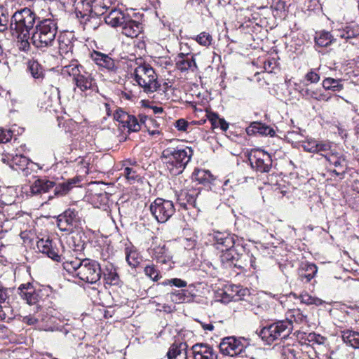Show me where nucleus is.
<instances>
[{
  "mask_svg": "<svg viewBox=\"0 0 359 359\" xmlns=\"http://www.w3.org/2000/svg\"><path fill=\"white\" fill-rule=\"evenodd\" d=\"M332 32H335L337 36L348 40L359 36V25L352 23L344 29H333Z\"/></svg>",
  "mask_w": 359,
  "mask_h": 359,
  "instance_id": "72a5a7b5",
  "label": "nucleus"
},
{
  "mask_svg": "<svg viewBox=\"0 0 359 359\" xmlns=\"http://www.w3.org/2000/svg\"><path fill=\"white\" fill-rule=\"evenodd\" d=\"M246 348V342L234 337L224 338L219 344L220 351L229 356H236L242 353Z\"/></svg>",
  "mask_w": 359,
  "mask_h": 359,
  "instance_id": "4468645a",
  "label": "nucleus"
},
{
  "mask_svg": "<svg viewBox=\"0 0 359 359\" xmlns=\"http://www.w3.org/2000/svg\"><path fill=\"white\" fill-rule=\"evenodd\" d=\"M76 17L79 19L83 29L88 31L95 30L101 23L100 16L91 12L87 13L79 11L76 13Z\"/></svg>",
  "mask_w": 359,
  "mask_h": 359,
  "instance_id": "412c9836",
  "label": "nucleus"
},
{
  "mask_svg": "<svg viewBox=\"0 0 359 359\" xmlns=\"http://www.w3.org/2000/svg\"><path fill=\"white\" fill-rule=\"evenodd\" d=\"M144 271L145 275L154 281H156L161 278L159 271L154 264L146 266L144 267Z\"/></svg>",
  "mask_w": 359,
  "mask_h": 359,
  "instance_id": "13d9d810",
  "label": "nucleus"
},
{
  "mask_svg": "<svg viewBox=\"0 0 359 359\" xmlns=\"http://www.w3.org/2000/svg\"><path fill=\"white\" fill-rule=\"evenodd\" d=\"M143 31L142 24L130 16L121 27V33L127 37L135 38Z\"/></svg>",
  "mask_w": 359,
  "mask_h": 359,
  "instance_id": "a878e982",
  "label": "nucleus"
},
{
  "mask_svg": "<svg viewBox=\"0 0 359 359\" xmlns=\"http://www.w3.org/2000/svg\"><path fill=\"white\" fill-rule=\"evenodd\" d=\"M187 348L186 343H174L167 353L168 359H187Z\"/></svg>",
  "mask_w": 359,
  "mask_h": 359,
  "instance_id": "473e14b6",
  "label": "nucleus"
},
{
  "mask_svg": "<svg viewBox=\"0 0 359 359\" xmlns=\"http://www.w3.org/2000/svg\"><path fill=\"white\" fill-rule=\"evenodd\" d=\"M55 184L53 181L49 180L46 177L36 180L29 187V196H35L38 194L48 192L55 187Z\"/></svg>",
  "mask_w": 359,
  "mask_h": 359,
  "instance_id": "393cba45",
  "label": "nucleus"
},
{
  "mask_svg": "<svg viewBox=\"0 0 359 359\" xmlns=\"http://www.w3.org/2000/svg\"><path fill=\"white\" fill-rule=\"evenodd\" d=\"M175 65L182 72H195L198 69L195 57L190 54L179 53L176 57Z\"/></svg>",
  "mask_w": 359,
  "mask_h": 359,
  "instance_id": "aec40b11",
  "label": "nucleus"
},
{
  "mask_svg": "<svg viewBox=\"0 0 359 359\" xmlns=\"http://www.w3.org/2000/svg\"><path fill=\"white\" fill-rule=\"evenodd\" d=\"M150 255L158 263L167 265L168 269L172 267V256L164 243L152 247L150 249Z\"/></svg>",
  "mask_w": 359,
  "mask_h": 359,
  "instance_id": "a211bd4d",
  "label": "nucleus"
},
{
  "mask_svg": "<svg viewBox=\"0 0 359 359\" xmlns=\"http://www.w3.org/2000/svg\"><path fill=\"white\" fill-rule=\"evenodd\" d=\"M129 16L128 14L125 13L120 9L112 8L108 15L105 16L104 20L107 25L112 27H120L121 28Z\"/></svg>",
  "mask_w": 359,
  "mask_h": 359,
  "instance_id": "4be33fe9",
  "label": "nucleus"
},
{
  "mask_svg": "<svg viewBox=\"0 0 359 359\" xmlns=\"http://www.w3.org/2000/svg\"><path fill=\"white\" fill-rule=\"evenodd\" d=\"M244 252V247L243 243L233 247L231 249H227L220 252L219 258L222 264L225 267L231 266H236V262L240 259L243 252Z\"/></svg>",
  "mask_w": 359,
  "mask_h": 359,
  "instance_id": "6ab92c4d",
  "label": "nucleus"
},
{
  "mask_svg": "<svg viewBox=\"0 0 359 359\" xmlns=\"http://www.w3.org/2000/svg\"><path fill=\"white\" fill-rule=\"evenodd\" d=\"M302 135L294 131L288 132L287 138L289 140H296L298 142L301 143V146L304 150L307 152L318 153L321 156L324 154L325 151H327L330 149V143L327 142H318L313 138H307L305 140H300L299 137Z\"/></svg>",
  "mask_w": 359,
  "mask_h": 359,
  "instance_id": "9d476101",
  "label": "nucleus"
},
{
  "mask_svg": "<svg viewBox=\"0 0 359 359\" xmlns=\"http://www.w3.org/2000/svg\"><path fill=\"white\" fill-rule=\"evenodd\" d=\"M17 197L16 189L13 187L4 188L1 194V200L6 205H12Z\"/></svg>",
  "mask_w": 359,
  "mask_h": 359,
  "instance_id": "09e8293b",
  "label": "nucleus"
},
{
  "mask_svg": "<svg viewBox=\"0 0 359 359\" xmlns=\"http://www.w3.org/2000/svg\"><path fill=\"white\" fill-rule=\"evenodd\" d=\"M151 304L156 306L157 311H163L166 313H170L175 311V306L173 304H161L155 300H153Z\"/></svg>",
  "mask_w": 359,
  "mask_h": 359,
  "instance_id": "e2e57ef3",
  "label": "nucleus"
},
{
  "mask_svg": "<svg viewBox=\"0 0 359 359\" xmlns=\"http://www.w3.org/2000/svg\"><path fill=\"white\" fill-rule=\"evenodd\" d=\"M46 18L39 21L31 37L32 42L38 48L50 47L55 43L57 33V24L48 13Z\"/></svg>",
  "mask_w": 359,
  "mask_h": 359,
  "instance_id": "7ed1b4c3",
  "label": "nucleus"
},
{
  "mask_svg": "<svg viewBox=\"0 0 359 359\" xmlns=\"http://www.w3.org/2000/svg\"><path fill=\"white\" fill-rule=\"evenodd\" d=\"M251 167L260 172H269L271 166V156L262 149L252 150L248 157Z\"/></svg>",
  "mask_w": 359,
  "mask_h": 359,
  "instance_id": "ddd939ff",
  "label": "nucleus"
},
{
  "mask_svg": "<svg viewBox=\"0 0 359 359\" xmlns=\"http://www.w3.org/2000/svg\"><path fill=\"white\" fill-rule=\"evenodd\" d=\"M286 320L284 321L290 322L291 326L293 327V323L299 325L307 323V316L302 312L299 309H290L285 314Z\"/></svg>",
  "mask_w": 359,
  "mask_h": 359,
  "instance_id": "e433bc0d",
  "label": "nucleus"
},
{
  "mask_svg": "<svg viewBox=\"0 0 359 359\" xmlns=\"http://www.w3.org/2000/svg\"><path fill=\"white\" fill-rule=\"evenodd\" d=\"M27 69L34 79L41 81L43 79L45 75L44 69L36 60L29 61Z\"/></svg>",
  "mask_w": 359,
  "mask_h": 359,
  "instance_id": "a18cd8bd",
  "label": "nucleus"
},
{
  "mask_svg": "<svg viewBox=\"0 0 359 359\" xmlns=\"http://www.w3.org/2000/svg\"><path fill=\"white\" fill-rule=\"evenodd\" d=\"M58 49L61 56L65 59L72 57L73 43L72 42L71 34L65 33L58 38Z\"/></svg>",
  "mask_w": 359,
  "mask_h": 359,
  "instance_id": "cd10ccee",
  "label": "nucleus"
},
{
  "mask_svg": "<svg viewBox=\"0 0 359 359\" xmlns=\"http://www.w3.org/2000/svg\"><path fill=\"white\" fill-rule=\"evenodd\" d=\"M199 194L197 190L182 191L179 196V201L182 205H186L184 201L190 205L195 206L196 200Z\"/></svg>",
  "mask_w": 359,
  "mask_h": 359,
  "instance_id": "3c124183",
  "label": "nucleus"
},
{
  "mask_svg": "<svg viewBox=\"0 0 359 359\" xmlns=\"http://www.w3.org/2000/svg\"><path fill=\"white\" fill-rule=\"evenodd\" d=\"M90 201L95 208H100L107 205L108 202V194L104 191L93 193L90 194Z\"/></svg>",
  "mask_w": 359,
  "mask_h": 359,
  "instance_id": "8fccbe9b",
  "label": "nucleus"
},
{
  "mask_svg": "<svg viewBox=\"0 0 359 359\" xmlns=\"http://www.w3.org/2000/svg\"><path fill=\"white\" fill-rule=\"evenodd\" d=\"M62 118H57L58 126L60 128H64L65 132L72 133L76 126V123L72 119L68 118L64 121Z\"/></svg>",
  "mask_w": 359,
  "mask_h": 359,
  "instance_id": "bf43d9fd",
  "label": "nucleus"
},
{
  "mask_svg": "<svg viewBox=\"0 0 359 359\" xmlns=\"http://www.w3.org/2000/svg\"><path fill=\"white\" fill-rule=\"evenodd\" d=\"M103 274L106 283L111 285H117L120 283L121 280L119 276L116 267L113 264H109L107 265L104 268Z\"/></svg>",
  "mask_w": 359,
  "mask_h": 359,
  "instance_id": "58836bf2",
  "label": "nucleus"
},
{
  "mask_svg": "<svg viewBox=\"0 0 359 359\" xmlns=\"http://www.w3.org/2000/svg\"><path fill=\"white\" fill-rule=\"evenodd\" d=\"M114 119L118 122L122 128H127L129 133L137 132L141 129V126L145 123L147 116H140V121L133 115L128 114L121 109H117L114 113Z\"/></svg>",
  "mask_w": 359,
  "mask_h": 359,
  "instance_id": "1a4fd4ad",
  "label": "nucleus"
},
{
  "mask_svg": "<svg viewBox=\"0 0 359 359\" xmlns=\"http://www.w3.org/2000/svg\"><path fill=\"white\" fill-rule=\"evenodd\" d=\"M8 23V14L3 8L0 7V31L3 32L6 29Z\"/></svg>",
  "mask_w": 359,
  "mask_h": 359,
  "instance_id": "0e129e2a",
  "label": "nucleus"
},
{
  "mask_svg": "<svg viewBox=\"0 0 359 359\" xmlns=\"http://www.w3.org/2000/svg\"><path fill=\"white\" fill-rule=\"evenodd\" d=\"M192 179L198 183H210L214 180L213 175L209 170L196 168L192 173Z\"/></svg>",
  "mask_w": 359,
  "mask_h": 359,
  "instance_id": "49530a36",
  "label": "nucleus"
},
{
  "mask_svg": "<svg viewBox=\"0 0 359 359\" xmlns=\"http://www.w3.org/2000/svg\"><path fill=\"white\" fill-rule=\"evenodd\" d=\"M183 299L185 303L191 302L194 300L195 297V294L194 293V290H191L189 288L180 290Z\"/></svg>",
  "mask_w": 359,
  "mask_h": 359,
  "instance_id": "774afa93",
  "label": "nucleus"
},
{
  "mask_svg": "<svg viewBox=\"0 0 359 359\" xmlns=\"http://www.w3.org/2000/svg\"><path fill=\"white\" fill-rule=\"evenodd\" d=\"M61 245V243L58 241H53L49 237L42 238L36 243L38 250L46 255L48 257L55 262H64L67 259L65 252L60 253L57 248V245Z\"/></svg>",
  "mask_w": 359,
  "mask_h": 359,
  "instance_id": "f8f14e48",
  "label": "nucleus"
},
{
  "mask_svg": "<svg viewBox=\"0 0 359 359\" xmlns=\"http://www.w3.org/2000/svg\"><path fill=\"white\" fill-rule=\"evenodd\" d=\"M63 269L85 283H95L101 277V268L99 263L90 259L75 257L63 262Z\"/></svg>",
  "mask_w": 359,
  "mask_h": 359,
  "instance_id": "f257e3e1",
  "label": "nucleus"
},
{
  "mask_svg": "<svg viewBox=\"0 0 359 359\" xmlns=\"http://www.w3.org/2000/svg\"><path fill=\"white\" fill-rule=\"evenodd\" d=\"M335 39L334 35L327 31H320L316 33L315 42L320 47H327L331 45Z\"/></svg>",
  "mask_w": 359,
  "mask_h": 359,
  "instance_id": "79ce46f5",
  "label": "nucleus"
},
{
  "mask_svg": "<svg viewBox=\"0 0 359 359\" xmlns=\"http://www.w3.org/2000/svg\"><path fill=\"white\" fill-rule=\"evenodd\" d=\"M318 269L314 264L302 263L299 269V276L302 281L308 283L311 280L317 273Z\"/></svg>",
  "mask_w": 359,
  "mask_h": 359,
  "instance_id": "f704fd0d",
  "label": "nucleus"
},
{
  "mask_svg": "<svg viewBox=\"0 0 359 359\" xmlns=\"http://www.w3.org/2000/svg\"><path fill=\"white\" fill-rule=\"evenodd\" d=\"M305 79L311 83H316L320 81V75L316 69H311L305 75Z\"/></svg>",
  "mask_w": 359,
  "mask_h": 359,
  "instance_id": "69168bd1",
  "label": "nucleus"
},
{
  "mask_svg": "<svg viewBox=\"0 0 359 359\" xmlns=\"http://www.w3.org/2000/svg\"><path fill=\"white\" fill-rule=\"evenodd\" d=\"M330 165H334V169L332 172L342 179L348 170L347 161L345 156L341 152H338L335 149V147L330 144V149L325 151L323 155Z\"/></svg>",
  "mask_w": 359,
  "mask_h": 359,
  "instance_id": "9b49d317",
  "label": "nucleus"
},
{
  "mask_svg": "<svg viewBox=\"0 0 359 359\" xmlns=\"http://www.w3.org/2000/svg\"><path fill=\"white\" fill-rule=\"evenodd\" d=\"M69 162L73 163L72 167L77 172L76 177H80L81 180L89 173L91 163V156L89 155L79 156L74 161L70 158Z\"/></svg>",
  "mask_w": 359,
  "mask_h": 359,
  "instance_id": "5701e85b",
  "label": "nucleus"
},
{
  "mask_svg": "<svg viewBox=\"0 0 359 359\" xmlns=\"http://www.w3.org/2000/svg\"><path fill=\"white\" fill-rule=\"evenodd\" d=\"M62 73L72 77L75 93L78 92L86 96L97 89L96 82L92 74L86 72L76 60H71L69 64L64 65Z\"/></svg>",
  "mask_w": 359,
  "mask_h": 359,
  "instance_id": "f03ea898",
  "label": "nucleus"
},
{
  "mask_svg": "<svg viewBox=\"0 0 359 359\" xmlns=\"http://www.w3.org/2000/svg\"><path fill=\"white\" fill-rule=\"evenodd\" d=\"M194 359H217V354L214 349L203 344H196L192 346Z\"/></svg>",
  "mask_w": 359,
  "mask_h": 359,
  "instance_id": "bb28decb",
  "label": "nucleus"
},
{
  "mask_svg": "<svg viewBox=\"0 0 359 359\" xmlns=\"http://www.w3.org/2000/svg\"><path fill=\"white\" fill-rule=\"evenodd\" d=\"M20 295L30 305L36 304L39 302V294L34 290L30 283L22 284L20 285Z\"/></svg>",
  "mask_w": 359,
  "mask_h": 359,
  "instance_id": "2f4dec72",
  "label": "nucleus"
},
{
  "mask_svg": "<svg viewBox=\"0 0 359 359\" xmlns=\"http://www.w3.org/2000/svg\"><path fill=\"white\" fill-rule=\"evenodd\" d=\"M247 133H258L263 135H269L273 137L275 135V130L271 127L259 122H253L246 130Z\"/></svg>",
  "mask_w": 359,
  "mask_h": 359,
  "instance_id": "c9c22d12",
  "label": "nucleus"
},
{
  "mask_svg": "<svg viewBox=\"0 0 359 359\" xmlns=\"http://www.w3.org/2000/svg\"><path fill=\"white\" fill-rule=\"evenodd\" d=\"M166 298L169 299L174 304L185 303L180 290H175L167 294Z\"/></svg>",
  "mask_w": 359,
  "mask_h": 359,
  "instance_id": "680f3d73",
  "label": "nucleus"
},
{
  "mask_svg": "<svg viewBox=\"0 0 359 359\" xmlns=\"http://www.w3.org/2000/svg\"><path fill=\"white\" fill-rule=\"evenodd\" d=\"M134 79L137 85L147 93H154L160 85L157 81V74L149 64L138 65L134 70Z\"/></svg>",
  "mask_w": 359,
  "mask_h": 359,
  "instance_id": "39448f33",
  "label": "nucleus"
},
{
  "mask_svg": "<svg viewBox=\"0 0 359 359\" xmlns=\"http://www.w3.org/2000/svg\"><path fill=\"white\" fill-rule=\"evenodd\" d=\"M238 286H226L220 293V301L222 303L227 304L230 302L237 301L239 299Z\"/></svg>",
  "mask_w": 359,
  "mask_h": 359,
  "instance_id": "a19ab883",
  "label": "nucleus"
},
{
  "mask_svg": "<svg viewBox=\"0 0 359 359\" xmlns=\"http://www.w3.org/2000/svg\"><path fill=\"white\" fill-rule=\"evenodd\" d=\"M323 86L325 90L340 91L343 89L341 80L332 78H326L323 81Z\"/></svg>",
  "mask_w": 359,
  "mask_h": 359,
  "instance_id": "864d4df0",
  "label": "nucleus"
},
{
  "mask_svg": "<svg viewBox=\"0 0 359 359\" xmlns=\"http://www.w3.org/2000/svg\"><path fill=\"white\" fill-rule=\"evenodd\" d=\"M19 48L22 50H27L29 48V33L27 32H16Z\"/></svg>",
  "mask_w": 359,
  "mask_h": 359,
  "instance_id": "6e6d98bb",
  "label": "nucleus"
},
{
  "mask_svg": "<svg viewBox=\"0 0 359 359\" xmlns=\"http://www.w3.org/2000/svg\"><path fill=\"white\" fill-rule=\"evenodd\" d=\"M299 92L302 97L306 100L313 99L318 101H328L330 99V97H327L326 95L322 93L318 89L313 90L306 88H302Z\"/></svg>",
  "mask_w": 359,
  "mask_h": 359,
  "instance_id": "37998d69",
  "label": "nucleus"
},
{
  "mask_svg": "<svg viewBox=\"0 0 359 359\" xmlns=\"http://www.w3.org/2000/svg\"><path fill=\"white\" fill-rule=\"evenodd\" d=\"M292 330V326L290 322L280 320L263 327L259 332V336L263 341L270 344L280 338L286 337Z\"/></svg>",
  "mask_w": 359,
  "mask_h": 359,
  "instance_id": "423d86ee",
  "label": "nucleus"
},
{
  "mask_svg": "<svg viewBox=\"0 0 359 359\" xmlns=\"http://www.w3.org/2000/svg\"><path fill=\"white\" fill-rule=\"evenodd\" d=\"M304 334L305 335V339L312 344H324L327 340L326 337L315 332L304 333Z\"/></svg>",
  "mask_w": 359,
  "mask_h": 359,
  "instance_id": "4d7b16f0",
  "label": "nucleus"
},
{
  "mask_svg": "<svg viewBox=\"0 0 359 359\" xmlns=\"http://www.w3.org/2000/svg\"><path fill=\"white\" fill-rule=\"evenodd\" d=\"M41 323L42 325L49 327L50 328V330H41L42 331H61L63 332L65 334H67L68 333V331L66 329L57 325V319L53 316H46L44 317H41Z\"/></svg>",
  "mask_w": 359,
  "mask_h": 359,
  "instance_id": "de8ad7c7",
  "label": "nucleus"
},
{
  "mask_svg": "<svg viewBox=\"0 0 359 359\" xmlns=\"http://www.w3.org/2000/svg\"><path fill=\"white\" fill-rule=\"evenodd\" d=\"M90 57L98 66L106 68L109 71L116 69L115 61L108 55L94 50L91 53Z\"/></svg>",
  "mask_w": 359,
  "mask_h": 359,
  "instance_id": "c756f323",
  "label": "nucleus"
},
{
  "mask_svg": "<svg viewBox=\"0 0 359 359\" xmlns=\"http://www.w3.org/2000/svg\"><path fill=\"white\" fill-rule=\"evenodd\" d=\"M1 161L8 163L14 170L25 172V175L29 173V165L32 164L27 157L18 154L13 156L10 154H4Z\"/></svg>",
  "mask_w": 359,
  "mask_h": 359,
  "instance_id": "f3484780",
  "label": "nucleus"
},
{
  "mask_svg": "<svg viewBox=\"0 0 359 359\" xmlns=\"http://www.w3.org/2000/svg\"><path fill=\"white\" fill-rule=\"evenodd\" d=\"M80 177H75L66 182L59 184L54 189L55 195L64 196L67 194L76 184L81 182Z\"/></svg>",
  "mask_w": 359,
  "mask_h": 359,
  "instance_id": "4c0bfd02",
  "label": "nucleus"
},
{
  "mask_svg": "<svg viewBox=\"0 0 359 359\" xmlns=\"http://www.w3.org/2000/svg\"><path fill=\"white\" fill-rule=\"evenodd\" d=\"M111 0H93L90 12L97 15H102L107 10H110Z\"/></svg>",
  "mask_w": 359,
  "mask_h": 359,
  "instance_id": "ea45409f",
  "label": "nucleus"
},
{
  "mask_svg": "<svg viewBox=\"0 0 359 359\" xmlns=\"http://www.w3.org/2000/svg\"><path fill=\"white\" fill-rule=\"evenodd\" d=\"M36 14L29 8H25L15 12L12 16L11 29L15 32L29 33L36 21Z\"/></svg>",
  "mask_w": 359,
  "mask_h": 359,
  "instance_id": "0eeeda50",
  "label": "nucleus"
},
{
  "mask_svg": "<svg viewBox=\"0 0 359 359\" xmlns=\"http://www.w3.org/2000/svg\"><path fill=\"white\" fill-rule=\"evenodd\" d=\"M141 168L135 162L126 161L122 175L130 184L140 180Z\"/></svg>",
  "mask_w": 359,
  "mask_h": 359,
  "instance_id": "c85d7f7f",
  "label": "nucleus"
},
{
  "mask_svg": "<svg viewBox=\"0 0 359 359\" xmlns=\"http://www.w3.org/2000/svg\"><path fill=\"white\" fill-rule=\"evenodd\" d=\"M57 226L62 231H72L80 222L78 211L69 208L57 218Z\"/></svg>",
  "mask_w": 359,
  "mask_h": 359,
  "instance_id": "2eb2a0df",
  "label": "nucleus"
},
{
  "mask_svg": "<svg viewBox=\"0 0 359 359\" xmlns=\"http://www.w3.org/2000/svg\"><path fill=\"white\" fill-rule=\"evenodd\" d=\"M214 241L215 248L220 252L243 243V241L236 235L222 232H216L214 234Z\"/></svg>",
  "mask_w": 359,
  "mask_h": 359,
  "instance_id": "dca6fc26",
  "label": "nucleus"
},
{
  "mask_svg": "<svg viewBox=\"0 0 359 359\" xmlns=\"http://www.w3.org/2000/svg\"><path fill=\"white\" fill-rule=\"evenodd\" d=\"M22 322L29 325L34 326L39 330H50L49 327L42 325L41 317H36L34 316H26L23 317Z\"/></svg>",
  "mask_w": 359,
  "mask_h": 359,
  "instance_id": "603ef678",
  "label": "nucleus"
},
{
  "mask_svg": "<svg viewBox=\"0 0 359 359\" xmlns=\"http://www.w3.org/2000/svg\"><path fill=\"white\" fill-rule=\"evenodd\" d=\"M124 253L128 264L135 269L137 267L142 261V257L140 252L131 243L125 244Z\"/></svg>",
  "mask_w": 359,
  "mask_h": 359,
  "instance_id": "b1692460",
  "label": "nucleus"
},
{
  "mask_svg": "<svg viewBox=\"0 0 359 359\" xmlns=\"http://www.w3.org/2000/svg\"><path fill=\"white\" fill-rule=\"evenodd\" d=\"M302 302L306 304H316V305H320L322 304L321 299L313 297L307 294L302 295Z\"/></svg>",
  "mask_w": 359,
  "mask_h": 359,
  "instance_id": "338daca9",
  "label": "nucleus"
},
{
  "mask_svg": "<svg viewBox=\"0 0 359 359\" xmlns=\"http://www.w3.org/2000/svg\"><path fill=\"white\" fill-rule=\"evenodd\" d=\"M343 341L354 348H359V332L346 330L341 332Z\"/></svg>",
  "mask_w": 359,
  "mask_h": 359,
  "instance_id": "c03bdc74",
  "label": "nucleus"
},
{
  "mask_svg": "<svg viewBox=\"0 0 359 359\" xmlns=\"http://www.w3.org/2000/svg\"><path fill=\"white\" fill-rule=\"evenodd\" d=\"M68 244L74 252H81L84 249V243L78 234L72 236L69 239Z\"/></svg>",
  "mask_w": 359,
  "mask_h": 359,
  "instance_id": "5fc2aeb1",
  "label": "nucleus"
},
{
  "mask_svg": "<svg viewBox=\"0 0 359 359\" xmlns=\"http://www.w3.org/2000/svg\"><path fill=\"white\" fill-rule=\"evenodd\" d=\"M195 40L200 45L208 47L211 45L212 37L209 33L203 32L197 35L195 38Z\"/></svg>",
  "mask_w": 359,
  "mask_h": 359,
  "instance_id": "052dcab7",
  "label": "nucleus"
},
{
  "mask_svg": "<svg viewBox=\"0 0 359 359\" xmlns=\"http://www.w3.org/2000/svg\"><path fill=\"white\" fill-rule=\"evenodd\" d=\"M193 151L189 147H168L162 153V161L166 169L172 175L181 174L191 160Z\"/></svg>",
  "mask_w": 359,
  "mask_h": 359,
  "instance_id": "20e7f679",
  "label": "nucleus"
},
{
  "mask_svg": "<svg viewBox=\"0 0 359 359\" xmlns=\"http://www.w3.org/2000/svg\"><path fill=\"white\" fill-rule=\"evenodd\" d=\"M15 216L8 213V208H3L0 211V238L4 237L6 233L11 231L13 226Z\"/></svg>",
  "mask_w": 359,
  "mask_h": 359,
  "instance_id": "7c9ffc66",
  "label": "nucleus"
},
{
  "mask_svg": "<svg viewBox=\"0 0 359 359\" xmlns=\"http://www.w3.org/2000/svg\"><path fill=\"white\" fill-rule=\"evenodd\" d=\"M150 211L158 222L164 223L174 215L175 208L172 201L158 198L151 203Z\"/></svg>",
  "mask_w": 359,
  "mask_h": 359,
  "instance_id": "6e6552de",
  "label": "nucleus"
}]
</instances>
